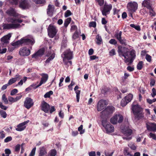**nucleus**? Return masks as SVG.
Here are the masks:
<instances>
[{
	"mask_svg": "<svg viewBox=\"0 0 156 156\" xmlns=\"http://www.w3.org/2000/svg\"><path fill=\"white\" fill-rule=\"evenodd\" d=\"M133 95L132 94H129L128 95L125 97L124 98L126 99V100L127 101V102H128V103L131 101L133 98Z\"/></svg>",
	"mask_w": 156,
	"mask_h": 156,
	"instance_id": "c756f323",
	"label": "nucleus"
},
{
	"mask_svg": "<svg viewBox=\"0 0 156 156\" xmlns=\"http://www.w3.org/2000/svg\"><path fill=\"white\" fill-rule=\"evenodd\" d=\"M0 115L4 118H5L7 117V115L6 112L1 109H0Z\"/></svg>",
	"mask_w": 156,
	"mask_h": 156,
	"instance_id": "2f4dec72",
	"label": "nucleus"
},
{
	"mask_svg": "<svg viewBox=\"0 0 156 156\" xmlns=\"http://www.w3.org/2000/svg\"><path fill=\"white\" fill-rule=\"evenodd\" d=\"M79 36V34L78 32H75L73 36V38L74 39H76Z\"/></svg>",
	"mask_w": 156,
	"mask_h": 156,
	"instance_id": "603ef678",
	"label": "nucleus"
},
{
	"mask_svg": "<svg viewBox=\"0 0 156 156\" xmlns=\"http://www.w3.org/2000/svg\"><path fill=\"white\" fill-rule=\"evenodd\" d=\"M147 129L150 131H156V124L154 123L148 122L146 124Z\"/></svg>",
	"mask_w": 156,
	"mask_h": 156,
	"instance_id": "412c9836",
	"label": "nucleus"
},
{
	"mask_svg": "<svg viewBox=\"0 0 156 156\" xmlns=\"http://www.w3.org/2000/svg\"><path fill=\"white\" fill-rule=\"evenodd\" d=\"M48 35L53 38L56 35L58 30L55 26L50 25L48 27Z\"/></svg>",
	"mask_w": 156,
	"mask_h": 156,
	"instance_id": "6e6552de",
	"label": "nucleus"
},
{
	"mask_svg": "<svg viewBox=\"0 0 156 156\" xmlns=\"http://www.w3.org/2000/svg\"><path fill=\"white\" fill-rule=\"evenodd\" d=\"M109 43L112 44H115L117 43L115 40L114 39H111L109 41Z\"/></svg>",
	"mask_w": 156,
	"mask_h": 156,
	"instance_id": "13d9d810",
	"label": "nucleus"
},
{
	"mask_svg": "<svg viewBox=\"0 0 156 156\" xmlns=\"http://www.w3.org/2000/svg\"><path fill=\"white\" fill-rule=\"evenodd\" d=\"M130 26L134 28L137 30H140V27L139 26L135 25L134 24H131L130 25Z\"/></svg>",
	"mask_w": 156,
	"mask_h": 156,
	"instance_id": "37998d69",
	"label": "nucleus"
},
{
	"mask_svg": "<svg viewBox=\"0 0 156 156\" xmlns=\"http://www.w3.org/2000/svg\"><path fill=\"white\" fill-rule=\"evenodd\" d=\"M16 78H12L9 80L8 83L9 85L16 82Z\"/></svg>",
	"mask_w": 156,
	"mask_h": 156,
	"instance_id": "79ce46f5",
	"label": "nucleus"
},
{
	"mask_svg": "<svg viewBox=\"0 0 156 156\" xmlns=\"http://www.w3.org/2000/svg\"><path fill=\"white\" fill-rule=\"evenodd\" d=\"M128 103L125 98L122 100L121 102V105L123 107L125 106Z\"/></svg>",
	"mask_w": 156,
	"mask_h": 156,
	"instance_id": "c9c22d12",
	"label": "nucleus"
},
{
	"mask_svg": "<svg viewBox=\"0 0 156 156\" xmlns=\"http://www.w3.org/2000/svg\"><path fill=\"white\" fill-rule=\"evenodd\" d=\"M29 122V120H27L20 124L17 126V128H16V130L17 131H19L23 130L26 128L25 125L28 123Z\"/></svg>",
	"mask_w": 156,
	"mask_h": 156,
	"instance_id": "4be33fe9",
	"label": "nucleus"
},
{
	"mask_svg": "<svg viewBox=\"0 0 156 156\" xmlns=\"http://www.w3.org/2000/svg\"><path fill=\"white\" fill-rule=\"evenodd\" d=\"M18 0H10V2L13 4L16 5L18 4Z\"/></svg>",
	"mask_w": 156,
	"mask_h": 156,
	"instance_id": "680f3d73",
	"label": "nucleus"
},
{
	"mask_svg": "<svg viewBox=\"0 0 156 156\" xmlns=\"http://www.w3.org/2000/svg\"><path fill=\"white\" fill-rule=\"evenodd\" d=\"M150 81V85L151 86H154L155 83L154 80L153 79H151Z\"/></svg>",
	"mask_w": 156,
	"mask_h": 156,
	"instance_id": "e2e57ef3",
	"label": "nucleus"
},
{
	"mask_svg": "<svg viewBox=\"0 0 156 156\" xmlns=\"http://www.w3.org/2000/svg\"><path fill=\"white\" fill-rule=\"evenodd\" d=\"M115 110V108L112 106H108L105 110L102 111L101 113L102 115H108L112 113Z\"/></svg>",
	"mask_w": 156,
	"mask_h": 156,
	"instance_id": "4468645a",
	"label": "nucleus"
},
{
	"mask_svg": "<svg viewBox=\"0 0 156 156\" xmlns=\"http://www.w3.org/2000/svg\"><path fill=\"white\" fill-rule=\"evenodd\" d=\"M89 156H96V153L95 151H91L89 153Z\"/></svg>",
	"mask_w": 156,
	"mask_h": 156,
	"instance_id": "774afa93",
	"label": "nucleus"
},
{
	"mask_svg": "<svg viewBox=\"0 0 156 156\" xmlns=\"http://www.w3.org/2000/svg\"><path fill=\"white\" fill-rule=\"evenodd\" d=\"M42 76L41 80L39 84L36 87L37 88L41 85L43 83H45L48 80V75L47 74L43 73L41 75Z\"/></svg>",
	"mask_w": 156,
	"mask_h": 156,
	"instance_id": "dca6fc26",
	"label": "nucleus"
},
{
	"mask_svg": "<svg viewBox=\"0 0 156 156\" xmlns=\"http://www.w3.org/2000/svg\"><path fill=\"white\" fill-rule=\"evenodd\" d=\"M0 107L2 109L4 110H6L7 108V107L4 105L2 102H0Z\"/></svg>",
	"mask_w": 156,
	"mask_h": 156,
	"instance_id": "864d4df0",
	"label": "nucleus"
},
{
	"mask_svg": "<svg viewBox=\"0 0 156 156\" xmlns=\"http://www.w3.org/2000/svg\"><path fill=\"white\" fill-rule=\"evenodd\" d=\"M115 54V51L114 49L111 50L109 52V55L110 56H113Z\"/></svg>",
	"mask_w": 156,
	"mask_h": 156,
	"instance_id": "4d7b16f0",
	"label": "nucleus"
},
{
	"mask_svg": "<svg viewBox=\"0 0 156 156\" xmlns=\"http://www.w3.org/2000/svg\"><path fill=\"white\" fill-rule=\"evenodd\" d=\"M9 15L14 17L19 16V14L16 12L15 9L13 8H10L6 12Z\"/></svg>",
	"mask_w": 156,
	"mask_h": 156,
	"instance_id": "a878e982",
	"label": "nucleus"
},
{
	"mask_svg": "<svg viewBox=\"0 0 156 156\" xmlns=\"http://www.w3.org/2000/svg\"><path fill=\"white\" fill-rule=\"evenodd\" d=\"M18 92V90L16 89H14L11 91L10 95L13 96Z\"/></svg>",
	"mask_w": 156,
	"mask_h": 156,
	"instance_id": "49530a36",
	"label": "nucleus"
},
{
	"mask_svg": "<svg viewBox=\"0 0 156 156\" xmlns=\"http://www.w3.org/2000/svg\"><path fill=\"white\" fill-rule=\"evenodd\" d=\"M30 50L25 47L21 48L19 52L20 55L22 56H28L30 55Z\"/></svg>",
	"mask_w": 156,
	"mask_h": 156,
	"instance_id": "9d476101",
	"label": "nucleus"
},
{
	"mask_svg": "<svg viewBox=\"0 0 156 156\" xmlns=\"http://www.w3.org/2000/svg\"><path fill=\"white\" fill-rule=\"evenodd\" d=\"M96 38L97 40V44H101L102 41V39L101 37L98 35L97 36Z\"/></svg>",
	"mask_w": 156,
	"mask_h": 156,
	"instance_id": "f704fd0d",
	"label": "nucleus"
},
{
	"mask_svg": "<svg viewBox=\"0 0 156 156\" xmlns=\"http://www.w3.org/2000/svg\"><path fill=\"white\" fill-rule=\"evenodd\" d=\"M35 43V41L32 37L30 39L23 38L21 40L11 43V45L15 47H17L19 45L23 44H30L33 45Z\"/></svg>",
	"mask_w": 156,
	"mask_h": 156,
	"instance_id": "7ed1b4c3",
	"label": "nucleus"
},
{
	"mask_svg": "<svg viewBox=\"0 0 156 156\" xmlns=\"http://www.w3.org/2000/svg\"><path fill=\"white\" fill-rule=\"evenodd\" d=\"M118 52L119 56L124 57V62L128 65L132 64L136 56L135 51H129L128 48L125 47H119Z\"/></svg>",
	"mask_w": 156,
	"mask_h": 156,
	"instance_id": "f257e3e1",
	"label": "nucleus"
},
{
	"mask_svg": "<svg viewBox=\"0 0 156 156\" xmlns=\"http://www.w3.org/2000/svg\"><path fill=\"white\" fill-rule=\"evenodd\" d=\"M123 117L122 115L120 114H116L113 116L110 119L111 122L113 124H116L117 123H119L122 122Z\"/></svg>",
	"mask_w": 156,
	"mask_h": 156,
	"instance_id": "39448f33",
	"label": "nucleus"
},
{
	"mask_svg": "<svg viewBox=\"0 0 156 156\" xmlns=\"http://www.w3.org/2000/svg\"><path fill=\"white\" fill-rule=\"evenodd\" d=\"M127 69L129 71H132L134 70V68L133 67H132L130 66H129L127 67Z\"/></svg>",
	"mask_w": 156,
	"mask_h": 156,
	"instance_id": "338daca9",
	"label": "nucleus"
},
{
	"mask_svg": "<svg viewBox=\"0 0 156 156\" xmlns=\"http://www.w3.org/2000/svg\"><path fill=\"white\" fill-rule=\"evenodd\" d=\"M132 133V131L131 129H128L124 132V136L123 137L124 139L129 140L132 138L131 135Z\"/></svg>",
	"mask_w": 156,
	"mask_h": 156,
	"instance_id": "ddd939ff",
	"label": "nucleus"
},
{
	"mask_svg": "<svg viewBox=\"0 0 156 156\" xmlns=\"http://www.w3.org/2000/svg\"><path fill=\"white\" fill-rule=\"evenodd\" d=\"M142 6L144 7H146L148 9H151V0H144L142 4Z\"/></svg>",
	"mask_w": 156,
	"mask_h": 156,
	"instance_id": "393cba45",
	"label": "nucleus"
},
{
	"mask_svg": "<svg viewBox=\"0 0 156 156\" xmlns=\"http://www.w3.org/2000/svg\"><path fill=\"white\" fill-rule=\"evenodd\" d=\"M143 67V62L140 61L138 63L137 66V68L138 70H140L142 69Z\"/></svg>",
	"mask_w": 156,
	"mask_h": 156,
	"instance_id": "ea45409f",
	"label": "nucleus"
},
{
	"mask_svg": "<svg viewBox=\"0 0 156 156\" xmlns=\"http://www.w3.org/2000/svg\"><path fill=\"white\" fill-rule=\"evenodd\" d=\"M89 26L90 27H95L96 26V23L95 22H91L89 24Z\"/></svg>",
	"mask_w": 156,
	"mask_h": 156,
	"instance_id": "6e6d98bb",
	"label": "nucleus"
},
{
	"mask_svg": "<svg viewBox=\"0 0 156 156\" xmlns=\"http://www.w3.org/2000/svg\"><path fill=\"white\" fill-rule=\"evenodd\" d=\"M20 144H17L15 147V151L18 152L19 151L20 148Z\"/></svg>",
	"mask_w": 156,
	"mask_h": 156,
	"instance_id": "bf43d9fd",
	"label": "nucleus"
},
{
	"mask_svg": "<svg viewBox=\"0 0 156 156\" xmlns=\"http://www.w3.org/2000/svg\"><path fill=\"white\" fill-rule=\"evenodd\" d=\"M78 88V86H76L74 89V90L75 91L76 94V98L77 101L78 102L79 101L80 96V90H77Z\"/></svg>",
	"mask_w": 156,
	"mask_h": 156,
	"instance_id": "bb28decb",
	"label": "nucleus"
},
{
	"mask_svg": "<svg viewBox=\"0 0 156 156\" xmlns=\"http://www.w3.org/2000/svg\"><path fill=\"white\" fill-rule=\"evenodd\" d=\"M30 6V5L27 0L22 1L20 3L19 7L23 9H27Z\"/></svg>",
	"mask_w": 156,
	"mask_h": 156,
	"instance_id": "5701e85b",
	"label": "nucleus"
},
{
	"mask_svg": "<svg viewBox=\"0 0 156 156\" xmlns=\"http://www.w3.org/2000/svg\"><path fill=\"white\" fill-rule=\"evenodd\" d=\"M152 92L151 96L152 97L154 98L156 95V90L154 88H153L152 89Z\"/></svg>",
	"mask_w": 156,
	"mask_h": 156,
	"instance_id": "5fc2aeb1",
	"label": "nucleus"
},
{
	"mask_svg": "<svg viewBox=\"0 0 156 156\" xmlns=\"http://www.w3.org/2000/svg\"><path fill=\"white\" fill-rule=\"evenodd\" d=\"M71 19V18H67L65 21L64 25L65 27H67L69 24L70 23Z\"/></svg>",
	"mask_w": 156,
	"mask_h": 156,
	"instance_id": "7c9ffc66",
	"label": "nucleus"
},
{
	"mask_svg": "<svg viewBox=\"0 0 156 156\" xmlns=\"http://www.w3.org/2000/svg\"><path fill=\"white\" fill-rule=\"evenodd\" d=\"M62 57L63 58V62L66 65H68L69 63L70 65H72V62L71 61L69 60L72 59L73 58V52L70 50H67L62 55Z\"/></svg>",
	"mask_w": 156,
	"mask_h": 156,
	"instance_id": "20e7f679",
	"label": "nucleus"
},
{
	"mask_svg": "<svg viewBox=\"0 0 156 156\" xmlns=\"http://www.w3.org/2000/svg\"><path fill=\"white\" fill-rule=\"evenodd\" d=\"M107 104V102L105 100H100L97 104V110L98 111H101L106 107Z\"/></svg>",
	"mask_w": 156,
	"mask_h": 156,
	"instance_id": "9b49d317",
	"label": "nucleus"
},
{
	"mask_svg": "<svg viewBox=\"0 0 156 156\" xmlns=\"http://www.w3.org/2000/svg\"><path fill=\"white\" fill-rule=\"evenodd\" d=\"M5 153L9 155L11 154V152L10 149H5Z\"/></svg>",
	"mask_w": 156,
	"mask_h": 156,
	"instance_id": "69168bd1",
	"label": "nucleus"
},
{
	"mask_svg": "<svg viewBox=\"0 0 156 156\" xmlns=\"http://www.w3.org/2000/svg\"><path fill=\"white\" fill-rule=\"evenodd\" d=\"M34 105V102L32 99L30 98H27L24 102V106L27 109H29Z\"/></svg>",
	"mask_w": 156,
	"mask_h": 156,
	"instance_id": "f8f14e48",
	"label": "nucleus"
},
{
	"mask_svg": "<svg viewBox=\"0 0 156 156\" xmlns=\"http://www.w3.org/2000/svg\"><path fill=\"white\" fill-rule=\"evenodd\" d=\"M40 151L38 156H44L47 154L45 149L43 147L40 148Z\"/></svg>",
	"mask_w": 156,
	"mask_h": 156,
	"instance_id": "cd10ccee",
	"label": "nucleus"
},
{
	"mask_svg": "<svg viewBox=\"0 0 156 156\" xmlns=\"http://www.w3.org/2000/svg\"><path fill=\"white\" fill-rule=\"evenodd\" d=\"M53 94V92L52 91H50L49 92L46 93L44 95L45 98H49L50 96Z\"/></svg>",
	"mask_w": 156,
	"mask_h": 156,
	"instance_id": "e433bc0d",
	"label": "nucleus"
},
{
	"mask_svg": "<svg viewBox=\"0 0 156 156\" xmlns=\"http://www.w3.org/2000/svg\"><path fill=\"white\" fill-rule=\"evenodd\" d=\"M96 2L98 3L100 6H102L104 3V0H95Z\"/></svg>",
	"mask_w": 156,
	"mask_h": 156,
	"instance_id": "a18cd8bd",
	"label": "nucleus"
},
{
	"mask_svg": "<svg viewBox=\"0 0 156 156\" xmlns=\"http://www.w3.org/2000/svg\"><path fill=\"white\" fill-rule=\"evenodd\" d=\"M34 2L37 4H44L45 2V0H35Z\"/></svg>",
	"mask_w": 156,
	"mask_h": 156,
	"instance_id": "a19ab883",
	"label": "nucleus"
},
{
	"mask_svg": "<svg viewBox=\"0 0 156 156\" xmlns=\"http://www.w3.org/2000/svg\"><path fill=\"white\" fill-rule=\"evenodd\" d=\"M128 10L130 12V16H132V13L135 12L138 8L137 2H134L128 3L127 5Z\"/></svg>",
	"mask_w": 156,
	"mask_h": 156,
	"instance_id": "0eeeda50",
	"label": "nucleus"
},
{
	"mask_svg": "<svg viewBox=\"0 0 156 156\" xmlns=\"http://www.w3.org/2000/svg\"><path fill=\"white\" fill-rule=\"evenodd\" d=\"M132 110L135 119L140 120L144 117L143 109L138 105H132Z\"/></svg>",
	"mask_w": 156,
	"mask_h": 156,
	"instance_id": "f03ea898",
	"label": "nucleus"
},
{
	"mask_svg": "<svg viewBox=\"0 0 156 156\" xmlns=\"http://www.w3.org/2000/svg\"><path fill=\"white\" fill-rule=\"evenodd\" d=\"M102 124L107 133H112L114 131V127L110 125L109 122H107L106 120H102Z\"/></svg>",
	"mask_w": 156,
	"mask_h": 156,
	"instance_id": "423d86ee",
	"label": "nucleus"
},
{
	"mask_svg": "<svg viewBox=\"0 0 156 156\" xmlns=\"http://www.w3.org/2000/svg\"><path fill=\"white\" fill-rule=\"evenodd\" d=\"M150 9V15L151 16H154L155 15V13L151 8Z\"/></svg>",
	"mask_w": 156,
	"mask_h": 156,
	"instance_id": "052dcab7",
	"label": "nucleus"
},
{
	"mask_svg": "<svg viewBox=\"0 0 156 156\" xmlns=\"http://www.w3.org/2000/svg\"><path fill=\"white\" fill-rule=\"evenodd\" d=\"M129 148L128 147H126L124 149L123 151V153L125 155L127 156L129 154V153L128 151Z\"/></svg>",
	"mask_w": 156,
	"mask_h": 156,
	"instance_id": "58836bf2",
	"label": "nucleus"
},
{
	"mask_svg": "<svg viewBox=\"0 0 156 156\" xmlns=\"http://www.w3.org/2000/svg\"><path fill=\"white\" fill-rule=\"evenodd\" d=\"M11 36V34L9 33L4 36L1 39L2 43L3 44L6 45L9 43V41Z\"/></svg>",
	"mask_w": 156,
	"mask_h": 156,
	"instance_id": "aec40b11",
	"label": "nucleus"
},
{
	"mask_svg": "<svg viewBox=\"0 0 156 156\" xmlns=\"http://www.w3.org/2000/svg\"><path fill=\"white\" fill-rule=\"evenodd\" d=\"M128 146L132 150H135L136 149V147L134 144L132 143H130L128 144Z\"/></svg>",
	"mask_w": 156,
	"mask_h": 156,
	"instance_id": "72a5a7b5",
	"label": "nucleus"
},
{
	"mask_svg": "<svg viewBox=\"0 0 156 156\" xmlns=\"http://www.w3.org/2000/svg\"><path fill=\"white\" fill-rule=\"evenodd\" d=\"M8 99L9 101L13 103L15 102V98L11 97V96H9L8 98Z\"/></svg>",
	"mask_w": 156,
	"mask_h": 156,
	"instance_id": "3c124183",
	"label": "nucleus"
},
{
	"mask_svg": "<svg viewBox=\"0 0 156 156\" xmlns=\"http://www.w3.org/2000/svg\"><path fill=\"white\" fill-rule=\"evenodd\" d=\"M12 139V138L11 136H8L6 137L4 140V142L5 143H7L11 141Z\"/></svg>",
	"mask_w": 156,
	"mask_h": 156,
	"instance_id": "8fccbe9b",
	"label": "nucleus"
},
{
	"mask_svg": "<svg viewBox=\"0 0 156 156\" xmlns=\"http://www.w3.org/2000/svg\"><path fill=\"white\" fill-rule=\"evenodd\" d=\"M41 109L45 113H48L50 108V106L49 104L45 101L42 102L41 105Z\"/></svg>",
	"mask_w": 156,
	"mask_h": 156,
	"instance_id": "a211bd4d",
	"label": "nucleus"
},
{
	"mask_svg": "<svg viewBox=\"0 0 156 156\" xmlns=\"http://www.w3.org/2000/svg\"><path fill=\"white\" fill-rule=\"evenodd\" d=\"M56 154V151L55 149L51 150L49 153V156H55Z\"/></svg>",
	"mask_w": 156,
	"mask_h": 156,
	"instance_id": "473e14b6",
	"label": "nucleus"
},
{
	"mask_svg": "<svg viewBox=\"0 0 156 156\" xmlns=\"http://www.w3.org/2000/svg\"><path fill=\"white\" fill-rule=\"evenodd\" d=\"M36 150V148L34 147L31 153L30 154V156H34L35 154V151Z\"/></svg>",
	"mask_w": 156,
	"mask_h": 156,
	"instance_id": "de8ad7c7",
	"label": "nucleus"
},
{
	"mask_svg": "<svg viewBox=\"0 0 156 156\" xmlns=\"http://www.w3.org/2000/svg\"><path fill=\"white\" fill-rule=\"evenodd\" d=\"M54 10V6L51 5H49L47 9V14L49 16H52Z\"/></svg>",
	"mask_w": 156,
	"mask_h": 156,
	"instance_id": "b1692460",
	"label": "nucleus"
},
{
	"mask_svg": "<svg viewBox=\"0 0 156 156\" xmlns=\"http://www.w3.org/2000/svg\"><path fill=\"white\" fill-rule=\"evenodd\" d=\"M122 34V32L121 31L119 33L116 32L115 34V37L121 44H125L126 43V40L124 39H122L121 37Z\"/></svg>",
	"mask_w": 156,
	"mask_h": 156,
	"instance_id": "6ab92c4d",
	"label": "nucleus"
},
{
	"mask_svg": "<svg viewBox=\"0 0 156 156\" xmlns=\"http://www.w3.org/2000/svg\"><path fill=\"white\" fill-rule=\"evenodd\" d=\"M145 58L148 62H150L151 61V57L150 55L147 54L146 55Z\"/></svg>",
	"mask_w": 156,
	"mask_h": 156,
	"instance_id": "09e8293b",
	"label": "nucleus"
},
{
	"mask_svg": "<svg viewBox=\"0 0 156 156\" xmlns=\"http://www.w3.org/2000/svg\"><path fill=\"white\" fill-rule=\"evenodd\" d=\"M9 22L11 23H14L16 22L21 23L23 22L22 20L20 19H16L15 18H10L9 19Z\"/></svg>",
	"mask_w": 156,
	"mask_h": 156,
	"instance_id": "c85d7f7f",
	"label": "nucleus"
},
{
	"mask_svg": "<svg viewBox=\"0 0 156 156\" xmlns=\"http://www.w3.org/2000/svg\"><path fill=\"white\" fill-rule=\"evenodd\" d=\"M2 99L3 100L5 104H7L8 103V100L6 97L5 94H3L2 97Z\"/></svg>",
	"mask_w": 156,
	"mask_h": 156,
	"instance_id": "4c0bfd02",
	"label": "nucleus"
},
{
	"mask_svg": "<svg viewBox=\"0 0 156 156\" xmlns=\"http://www.w3.org/2000/svg\"><path fill=\"white\" fill-rule=\"evenodd\" d=\"M44 48H41L32 55V58H37L38 57L43 55L44 53Z\"/></svg>",
	"mask_w": 156,
	"mask_h": 156,
	"instance_id": "f3484780",
	"label": "nucleus"
},
{
	"mask_svg": "<svg viewBox=\"0 0 156 156\" xmlns=\"http://www.w3.org/2000/svg\"><path fill=\"white\" fill-rule=\"evenodd\" d=\"M149 136L151 137L153 139L155 140L156 139V137L155 135L153 133H150L149 134Z\"/></svg>",
	"mask_w": 156,
	"mask_h": 156,
	"instance_id": "0e129e2a",
	"label": "nucleus"
},
{
	"mask_svg": "<svg viewBox=\"0 0 156 156\" xmlns=\"http://www.w3.org/2000/svg\"><path fill=\"white\" fill-rule=\"evenodd\" d=\"M112 8V6L111 5H105L103 9L101 11L102 15L106 16L107 14H108Z\"/></svg>",
	"mask_w": 156,
	"mask_h": 156,
	"instance_id": "2eb2a0df",
	"label": "nucleus"
},
{
	"mask_svg": "<svg viewBox=\"0 0 156 156\" xmlns=\"http://www.w3.org/2000/svg\"><path fill=\"white\" fill-rule=\"evenodd\" d=\"M72 14V13L69 10H67L65 13V16L68 17Z\"/></svg>",
	"mask_w": 156,
	"mask_h": 156,
	"instance_id": "c03bdc74",
	"label": "nucleus"
},
{
	"mask_svg": "<svg viewBox=\"0 0 156 156\" xmlns=\"http://www.w3.org/2000/svg\"><path fill=\"white\" fill-rule=\"evenodd\" d=\"M4 29H17L20 28L21 26L19 23H12L9 24H3L2 25Z\"/></svg>",
	"mask_w": 156,
	"mask_h": 156,
	"instance_id": "1a4fd4ad",
	"label": "nucleus"
}]
</instances>
